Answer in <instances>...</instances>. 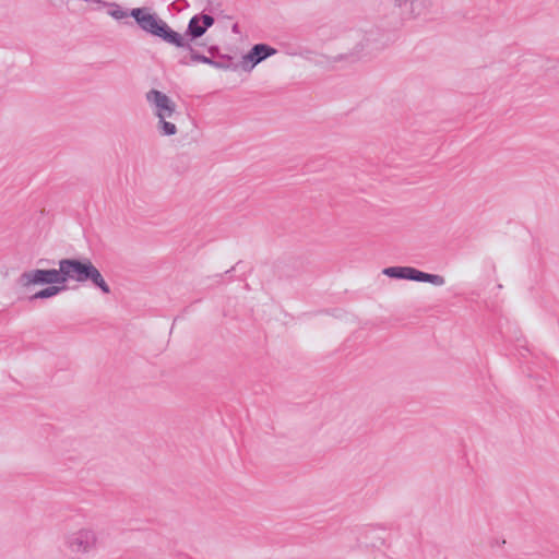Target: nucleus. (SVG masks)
I'll list each match as a JSON object with an SVG mask.
<instances>
[{
    "instance_id": "2",
    "label": "nucleus",
    "mask_w": 559,
    "mask_h": 559,
    "mask_svg": "<svg viewBox=\"0 0 559 559\" xmlns=\"http://www.w3.org/2000/svg\"><path fill=\"white\" fill-rule=\"evenodd\" d=\"M145 99L157 118L156 130L162 136H171L177 134L178 129L175 122L165 121V117L179 116L176 103L165 93L158 90H150L145 94Z\"/></svg>"
},
{
    "instance_id": "11",
    "label": "nucleus",
    "mask_w": 559,
    "mask_h": 559,
    "mask_svg": "<svg viewBox=\"0 0 559 559\" xmlns=\"http://www.w3.org/2000/svg\"><path fill=\"white\" fill-rule=\"evenodd\" d=\"M63 289H64L63 286L60 287V286L51 285V286H48V287L37 292L36 294H34L31 297V300L50 298V297L58 295Z\"/></svg>"
},
{
    "instance_id": "6",
    "label": "nucleus",
    "mask_w": 559,
    "mask_h": 559,
    "mask_svg": "<svg viewBox=\"0 0 559 559\" xmlns=\"http://www.w3.org/2000/svg\"><path fill=\"white\" fill-rule=\"evenodd\" d=\"M19 282L23 287L44 284H63V275L60 266L59 269L51 270L36 269L22 273Z\"/></svg>"
},
{
    "instance_id": "15",
    "label": "nucleus",
    "mask_w": 559,
    "mask_h": 559,
    "mask_svg": "<svg viewBox=\"0 0 559 559\" xmlns=\"http://www.w3.org/2000/svg\"><path fill=\"white\" fill-rule=\"evenodd\" d=\"M179 63H180V64H183V66H188V64H189V60H188V58H187V57H183V58H181V59L179 60Z\"/></svg>"
},
{
    "instance_id": "13",
    "label": "nucleus",
    "mask_w": 559,
    "mask_h": 559,
    "mask_svg": "<svg viewBox=\"0 0 559 559\" xmlns=\"http://www.w3.org/2000/svg\"><path fill=\"white\" fill-rule=\"evenodd\" d=\"M188 50L191 52L190 60L193 62H202V63H207V64H212V66L217 64V62H215L211 58L195 52L192 47H191V49H188Z\"/></svg>"
},
{
    "instance_id": "9",
    "label": "nucleus",
    "mask_w": 559,
    "mask_h": 559,
    "mask_svg": "<svg viewBox=\"0 0 559 559\" xmlns=\"http://www.w3.org/2000/svg\"><path fill=\"white\" fill-rule=\"evenodd\" d=\"M276 53V49L266 44L254 45L249 52L243 57V63H250V69L255 67L264 59Z\"/></svg>"
},
{
    "instance_id": "3",
    "label": "nucleus",
    "mask_w": 559,
    "mask_h": 559,
    "mask_svg": "<svg viewBox=\"0 0 559 559\" xmlns=\"http://www.w3.org/2000/svg\"><path fill=\"white\" fill-rule=\"evenodd\" d=\"M98 543L97 533L91 527H82L78 531L69 532L63 536V546L66 550L76 559L93 551Z\"/></svg>"
},
{
    "instance_id": "1",
    "label": "nucleus",
    "mask_w": 559,
    "mask_h": 559,
    "mask_svg": "<svg viewBox=\"0 0 559 559\" xmlns=\"http://www.w3.org/2000/svg\"><path fill=\"white\" fill-rule=\"evenodd\" d=\"M130 15L134 17L139 26L146 33L159 37L167 44L176 47L191 49V44L186 40L185 35L173 31L166 22L156 14L148 12L146 8L132 9Z\"/></svg>"
},
{
    "instance_id": "16",
    "label": "nucleus",
    "mask_w": 559,
    "mask_h": 559,
    "mask_svg": "<svg viewBox=\"0 0 559 559\" xmlns=\"http://www.w3.org/2000/svg\"><path fill=\"white\" fill-rule=\"evenodd\" d=\"M233 32H234V33H237V32H238V25H237V24H235V25L233 26Z\"/></svg>"
},
{
    "instance_id": "4",
    "label": "nucleus",
    "mask_w": 559,
    "mask_h": 559,
    "mask_svg": "<svg viewBox=\"0 0 559 559\" xmlns=\"http://www.w3.org/2000/svg\"><path fill=\"white\" fill-rule=\"evenodd\" d=\"M382 273L391 278L425 282L436 286H442L445 283L441 275L425 273L412 266H389L383 269Z\"/></svg>"
},
{
    "instance_id": "12",
    "label": "nucleus",
    "mask_w": 559,
    "mask_h": 559,
    "mask_svg": "<svg viewBox=\"0 0 559 559\" xmlns=\"http://www.w3.org/2000/svg\"><path fill=\"white\" fill-rule=\"evenodd\" d=\"M108 14L115 20H122L128 16V12L123 10L119 4L111 3Z\"/></svg>"
},
{
    "instance_id": "5",
    "label": "nucleus",
    "mask_w": 559,
    "mask_h": 559,
    "mask_svg": "<svg viewBox=\"0 0 559 559\" xmlns=\"http://www.w3.org/2000/svg\"><path fill=\"white\" fill-rule=\"evenodd\" d=\"M63 275V284L69 281L88 282V276L95 266L90 259H62L58 262Z\"/></svg>"
},
{
    "instance_id": "10",
    "label": "nucleus",
    "mask_w": 559,
    "mask_h": 559,
    "mask_svg": "<svg viewBox=\"0 0 559 559\" xmlns=\"http://www.w3.org/2000/svg\"><path fill=\"white\" fill-rule=\"evenodd\" d=\"M88 282H91L95 287H97L103 294L108 295L111 293L109 285L106 283L99 270L94 266L93 271L88 276Z\"/></svg>"
},
{
    "instance_id": "8",
    "label": "nucleus",
    "mask_w": 559,
    "mask_h": 559,
    "mask_svg": "<svg viewBox=\"0 0 559 559\" xmlns=\"http://www.w3.org/2000/svg\"><path fill=\"white\" fill-rule=\"evenodd\" d=\"M213 24H214V19H213V16H211L209 14L194 15L189 21L186 35L190 36L191 39L199 38Z\"/></svg>"
},
{
    "instance_id": "7",
    "label": "nucleus",
    "mask_w": 559,
    "mask_h": 559,
    "mask_svg": "<svg viewBox=\"0 0 559 559\" xmlns=\"http://www.w3.org/2000/svg\"><path fill=\"white\" fill-rule=\"evenodd\" d=\"M388 46L385 35L379 29L366 32L356 46V51L361 56H370L381 51Z\"/></svg>"
},
{
    "instance_id": "14",
    "label": "nucleus",
    "mask_w": 559,
    "mask_h": 559,
    "mask_svg": "<svg viewBox=\"0 0 559 559\" xmlns=\"http://www.w3.org/2000/svg\"><path fill=\"white\" fill-rule=\"evenodd\" d=\"M179 116H169V117H165V121H173L176 123V120Z\"/></svg>"
}]
</instances>
